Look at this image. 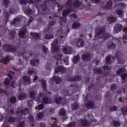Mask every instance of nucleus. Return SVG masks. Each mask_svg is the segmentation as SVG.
<instances>
[{"mask_svg":"<svg viewBox=\"0 0 127 127\" xmlns=\"http://www.w3.org/2000/svg\"><path fill=\"white\" fill-rule=\"evenodd\" d=\"M96 37L103 39V40L111 37V34L106 33V27L101 26L95 29Z\"/></svg>","mask_w":127,"mask_h":127,"instance_id":"1","label":"nucleus"},{"mask_svg":"<svg viewBox=\"0 0 127 127\" xmlns=\"http://www.w3.org/2000/svg\"><path fill=\"white\" fill-rule=\"evenodd\" d=\"M72 0H67L66 2V4L68 5L69 7H71V8H73V7L77 8L82 5V2L79 1V0H75L73 3H72Z\"/></svg>","mask_w":127,"mask_h":127,"instance_id":"2","label":"nucleus"},{"mask_svg":"<svg viewBox=\"0 0 127 127\" xmlns=\"http://www.w3.org/2000/svg\"><path fill=\"white\" fill-rule=\"evenodd\" d=\"M29 113V111H28V109L26 108H24L22 110L19 111V110H17L16 111L13 110V109L10 110V114L11 115H18L19 114H21L22 116H26L27 114Z\"/></svg>","mask_w":127,"mask_h":127,"instance_id":"3","label":"nucleus"},{"mask_svg":"<svg viewBox=\"0 0 127 127\" xmlns=\"http://www.w3.org/2000/svg\"><path fill=\"white\" fill-rule=\"evenodd\" d=\"M115 57L117 59V61L119 64H124L125 60L123 59V54L121 51H117L115 54Z\"/></svg>","mask_w":127,"mask_h":127,"instance_id":"4","label":"nucleus"},{"mask_svg":"<svg viewBox=\"0 0 127 127\" xmlns=\"http://www.w3.org/2000/svg\"><path fill=\"white\" fill-rule=\"evenodd\" d=\"M126 72V68L125 67L119 69L117 71V75H121V77L123 81L126 80V78L127 77V73H123Z\"/></svg>","mask_w":127,"mask_h":127,"instance_id":"5","label":"nucleus"},{"mask_svg":"<svg viewBox=\"0 0 127 127\" xmlns=\"http://www.w3.org/2000/svg\"><path fill=\"white\" fill-rule=\"evenodd\" d=\"M67 99L64 98H62L61 97H59V98H55V102L58 105H62L64 106L66 104V102Z\"/></svg>","mask_w":127,"mask_h":127,"instance_id":"6","label":"nucleus"},{"mask_svg":"<svg viewBox=\"0 0 127 127\" xmlns=\"http://www.w3.org/2000/svg\"><path fill=\"white\" fill-rule=\"evenodd\" d=\"M52 51L53 52H59V47H58V40L55 39L52 44Z\"/></svg>","mask_w":127,"mask_h":127,"instance_id":"7","label":"nucleus"},{"mask_svg":"<svg viewBox=\"0 0 127 127\" xmlns=\"http://www.w3.org/2000/svg\"><path fill=\"white\" fill-rule=\"evenodd\" d=\"M3 49L9 52H15L16 51V48L12 47L11 45H4Z\"/></svg>","mask_w":127,"mask_h":127,"instance_id":"8","label":"nucleus"},{"mask_svg":"<svg viewBox=\"0 0 127 127\" xmlns=\"http://www.w3.org/2000/svg\"><path fill=\"white\" fill-rule=\"evenodd\" d=\"M56 24V21L55 20H53L51 21H49V24L48 25V28H46L44 30L45 33H48L50 31V29H53L52 27L53 25H55Z\"/></svg>","mask_w":127,"mask_h":127,"instance_id":"9","label":"nucleus"},{"mask_svg":"<svg viewBox=\"0 0 127 127\" xmlns=\"http://www.w3.org/2000/svg\"><path fill=\"white\" fill-rule=\"evenodd\" d=\"M41 8L42 9V11L40 10L39 8H38L39 13L41 14H47V13L44 12V11H47V5H46V3H44L40 5Z\"/></svg>","mask_w":127,"mask_h":127,"instance_id":"10","label":"nucleus"},{"mask_svg":"<svg viewBox=\"0 0 127 127\" xmlns=\"http://www.w3.org/2000/svg\"><path fill=\"white\" fill-rule=\"evenodd\" d=\"M55 73H61L64 74L66 73V68L63 66L59 65L56 69Z\"/></svg>","mask_w":127,"mask_h":127,"instance_id":"11","label":"nucleus"},{"mask_svg":"<svg viewBox=\"0 0 127 127\" xmlns=\"http://www.w3.org/2000/svg\"><path fill=\"white\" fill-rule=\"evenodd\" d=\"M72 48L68 46H65L63 48V52L64 54H72Z\"/></svg>","mask_w":127,"mask_h":127,"instance_id":"12","label":"nucleus"},{"mask_svg":"<svg viewBox=\"0 0 127 127\" xmlns=\"http://www.w3.org/2000/svg\"><path fill=\"white\" fill-rule=\"evenodd\" d=\"M79 122L82 127H90L91 126V123L86 119H80Z\"/></svg>","mask_w":127,"mask_h":127,"instance_id":"13","label":"nucleus"},{"mask_svg":"<svg viewBox=\"0 0 127 127\" xmlns=\"http://www.w3.org/2000/svg\"><path fill=\"white\" fill-rule=\"evenodd\" d=\"M85 107L86 109H95L96 106H95V103H94L92 101H89L85 104Z\"/></svg>","mask_w":127,"mask_h":127,"instance_id":"14","label":"nucleus"},{"mask_svg":"<svg viewBox=\"0 0 127 127\" xmlns=\"http://www.w3.org/2000/svg\"><path fill=\"white\" fill-rule=\"evenodd\" d=\"M81 58L83 61H90L91 60V55L89 53H85L81 56Z\"/></svg>","mask_w":127,"mask_h":127,"instance_id":"15","label":"nucleus"},{"mask_svg":"<svg viewBox=\"0 0 127 127\" xmlns=\"http://www.w3.org/2000/svg\"><path fill=\"white\" fill-rule=\"evenodd\" d=\"M36 94H37L36 91L33 90L31 91L30 92V98H31V99H33V100H37V101H39L40 98L39 97H36Z\"/></svg>","mask_w":127,"mask_h":127,"instance_id":"16","label":"nucleus"},{"mask_svg":"<svg viewBox=\"0 0 127 127\" xmlns=\"http://www.w3.org/2000/svg\"><path fill=\"white\" fill-rule=\"evenodd\" d=\"M115 33H119L120 31L123 30V26L122 24H116L114 28Z\"/></svg>","mask_w":127,"mask_h":127,"instance_id":"17","label":"nucleus"},{"mask_svg":"<svg viewBox=\"0 0 127 127\" xmlns=\"http://www.w3.org/2000/svg\"><path fill=\"white\" fill-rule=\"evenodd\" d=\"M76 45L77 47H83L85 45V42H84V40L82 38H79L77 40L76 42Z\"/></svg>","mask_w":127,"mask_h":127,"instance_id":"18","label":"nucleus"},{"mask_svg":"<svg viewBox=\"0 0 127 127\" xmlns=\"http://www.w3.org/2000/svg\"><path fill=\"white\" fill-rule=\"evenodd\" d=\"M108 2H107V4L103 6L104 9L108 10L111 9L112 6H113V1L112 0H109Z\"/></svg>","mask_w":127,"mask_h":127,"instance_id":"19","label":"nucleus"},{"mask_svg":"<svg viewBox=\"0 0 127 127\" xmlns=\"http://www.w3.org/2000/svg\"><path fill=\"white\" fill-rule=\"evenodd\" d=\"M82 79V76L81 75H76L74 77H71L67 79L68 81L69 82H74L75 81H80Z\"/></svg>","mask_w":127,"mask_h":127,"instance_id":"20","label":"nucleus"},{"mask_svg":"<svg viewBox=\"0 0 127 127\" xmlns=\"http://www.w3.org/2000/svg\"><path fill=\"white\" fill-rule=\"evenodd\" d=\"M30 64L33 66H38V64H39V59H32L30 61Z\"/></svg>","mask_w":127,"mask_h":127,"instance_id":"21","label":"nucleus"},{"mask_svg":"<svg viewBox=\"0 0 127 127\" xmlns=\"http://www.w3.org/2000/svg\"><path fill=\"white\" fill-rule=\"evenodd\" d=\"M22 79L24 81V83L25 85H28L30 83V77L29 76L25 75L22 77Z\"/></svg>","mask_w":127,"mask_h":127,"instance_id":"22","label":"nucleus"},{"mask_svg":"<svg viewBox=\"0 0 127 127\" xmlns=\"http://www.w3.org/2000/svg\"><path fill=\"white\" fill-rule=\"evenodd\" d=\"M52 80L55 81L56 84H60V83L62 82V78L61 77H59V76H54L52 77Z\"/></svg>","mask_w":127,"mask_h":127,"instance_id":"23","label":"nucleus"},{"mask_svg":"<svg viewBox=\"0 0 127 127\" xmlns=\"http://www.w3.org/2000/svg\"><path fill=\"white\" fill-rule=\"evenodd\" d=\"M12 59V57L7 56L6 57H5L4 59H1L0 60V63H5V64H6L7 61H10Z\"/></svg>","mask_w":127,"mask_h":127,"instance_id":"24","label":"nucleus"},{"mask_svg":"<svg viewBox=\"0 0 127 127\" xmlns=\"http://www.w3.org/2000/svg\"><path fill=\"white\" fill-rule=\"evenodd\" d=\"M19 2L21 4H26V3H34V1L33 0H19Z\"/></svg>","mask_w":127,"mask_h":127,"instance_id":"25","label":"nucleus"},{"mask_svg":"<svg viewBox=\"0 0 127 127\" xmlns=\"http://www.w3.org/2000/svg\"><path fill=\"white\" fill-rule=\"evenodd\" d=\"M19 21H20V18L16 17L14 19L13 21L11 22V24L14 26H16L17 25V22Z\"/></svg>","mask_w":127,"mask_h":127,"instance_id":"26","label":"nucleus"},{"mask_svg":"<svg viewBox=\"0 0 127 127\" xmlns=\"http://www.w3.org/2000/svg\"><path fill=\"white\" fill-rule=\"evenodd\" d=\"M51 99L46 96L44 97V98H43V104H51Z\"/></svg>","mask_w":127,"mask_h":127,"instance_id":"27","label":"nucleus"},{"mask_svg":"<svg viewBox=\"0 0 127 127\" xmlns=\"http://www.w3.org/2000/svg\"><path fill=\"white\" fill-rule=\"evenodd\" d=\"M94 74H103V70L101 67L95 68L93 70Z\"/></svg>","mask_w":127,"mask_h":127,"instance_id":"28","label":"nucleus"},{"mask_svg":"<svg viewBox=\"0 0 127 127\" xmlns=\"http://www.w3.org/2000/svg\"><path fill=\"white\" fill-rule=\"evenodd\" d=\"M26 33V29L25 28H21L20 32H19V36L20 37H22L25 35Z\"/></svg>","mask_w":127,"mask_h":127,"instance_id":"29","label":"nucleus"},{"mask_svg":"<svg viewBox=\"0 0 127 127\" xmlns=\"http://www.w3.org/2000/svg\"><path fill=\"white\" fill-rule=\"evenodd\" d=\"M40 82L42 83V87L44 89V92H46V81L44 80L43 78L40 80Z\"/></svg>","mask_w":127,"mask_h":127,"instance_id":"30","label":"nucleus"},{"mask_svg":"<svg viewBox=\"0 0 127 127\" xmlns=\"http://www.w3.org/2000/svg\"><path fill=\"white\" fill-rule=\"evenodd\" d=\"M71 11H72V10H71V9L67 8L65 10H63L62 14L63 16H67V15H68V14H69V13H70Z\"/></svg>","mask_w":127,"mask_h":127,"instance_id":"31","label":"nucleus"},{"mask_svg":"<svg viewBox=\"0 0 127 127\" xmlns=\"http://www.w3.org/2000/svg\"><path fill=\"white\" fill-rule=\"evenodd\" d=\"M71 109L72 110L75 111L79 109V104L77 102H75L71 104Z\"/></svg>","mask_w":127,"mask_h":127,"instance_id":"32","label":"nucleus"},{"mask_svg":"<svg viewBox=\"0 0 127 127\" xmlns=\"http://www.w3.org/2000/svg\"><path fill=\"white\" fill-rule=\"evenodd\" d=\"M30 35L34 37V39H38L40 37V35L38 33H30Z\"/></svg>","mask_w":127,"mask_h":127,"instance_id":"33","label":"nucleus"},{"mask_svg":"<svg viewBox=\"0 0 127 127\" xmlns=\"http://www.w3.org/2000/svg\"><path fill=\"white\" fill-rule=\"evenodd\" d=\"M25 13L28 15V16H30L31 14H32V13L33 11H32V9L30 8H27L24 11Z\"/></svg>","mask_w":127,"mask_h":127,"instance_id":"34","label":"nucleus"},{"mask_svg":"<svg viewBox=\"0 0 127 127\" xmlns=\"http://www.w3.org/2000/svg\"><path fill=\"white\" fill-rule=\"evenodd\" d=\"M26 98V94L22 93L19 95L18 96V100L21 101L22 100H24Z\"/></svg>","mask_w":127,"mask_h":127,"instance_id":"35","label":"nucleus"},{"mask_svg":"<svg viewBox=\"0 0 127 127\" xmlns=\"http://www.w3.org/2000/svg\"><path fill=\"white\" fill-rule=\"evenodd\" d=\"M112 58V56H108L107 57H106L105 60V63L107 65H109L110 64H111V59Z\"/></svg>","mask_w":127,"mask_h":127,"instance_id":"36","label":"nucleus"},{"mask_svg":"<svg viewBox=\"0 0 127 127\" xmlns=\"http://www.w3.org/2000/svg\"><path fill=\"white\" fill-rule=\"evenodd\" d=\"M3 14L5 18V21L6 22H7V21H8V18L9 17V14L6 10H4Z\"/></svg>","mask_w":127,"mask_h":127,"instance_id":"37","label":"nucleus"},{"mask_svg":"<svg viewBox=\"0 0 127 127\" xmlns=\"http://www.w3.org/2000/svg\"><path fill=\"white\" fill-rule=\"evenodd\" d=\"M15 34H16V32L14 31H12L9 32V35L11 36V37H10V40H13V39H14Z\"/></svg>","mask_w":127,"mask_h":127,"instance_id":"38","label":"nucleus"},{"mask_svg":"<svg viewBox=\"0 0 127 127\" xmlns=\"http://www.w3.org/2000/svg\"><path fill=\"white\" fill-rule=\"evenodd\" d=\"M81 25L79 23L77 22H74L72 25V28L73 29H76L78 28V27H80V26Z\"/></svg>","mask_w":127,"mask_h":127,"instance_id":"39","label":"nucleus"},{"mask_svg":"<svg viewBox=\"0 0 127 127\" xmlns=\"http://www.w3.org/2000/svg\"><path fill=\"white\" fill-rule=\"evenodd\" d=\"M59 115L63 117H66V111L63 109H61L59 112Z\"/></svg>","mask_w":127,"mask_h":127,"instance_id":"40","label":"nucleus"},{"mask_svg":"<svg viewBox=\"0 0 127 127\" xmlns=\"http://www.w3.org/2000/svg\"><path fill=\"white\" fill-rule=\"evenodd\" d=\"M45 39H52L54 38V35L53 34H49L45 36Z\"/></svg>","mask_w":127,"mask_h":127,"instance_id":"41","label":"nucleus"},{"mask_svg":"<svg viewBox=\"0 0 127 127\" xmlns=\"http://www.w3.org/2000/svg\"><path fill=\"white\" fill-rule=\"evenodd\" d=\"M27 73L28 75H32V74H37L36 70L34 68L28 70Z\"/></svg>","mask_w":127,"mask_h":127,"instance_id":"42","label":"nucleus"},{"mask_svg":"<svg viewBox=\"0 0 127 127\" xmlns=\"http://www.w3.org/2000/svg\"><path fill=\"white\" fill-rule=\"evenodd\" d=\"M16 121V118L10 117L8 118V122L9 123H15Z\"/></svg>","mask_w":127,"mask_h":127,"instance_id":"43","label":"nucleus"},{"mask_svg":"<svg viewBox=\"0 0 127 127\" xmlns=\"http://www.w3.org/2000/svg\"><path fill=\"white\" fill-rule=\"evenodd\" d=\"M107 19L109 22H115L117 20V18L116 17H108Z\"/></svg>","mask_w":127,"mask_h":127,"instance_id":"44","label":"nucleus"},{"mask_svg":"<svg viewBox=\"0 0 127 127\" xmlns=\"http://www.w3.org/2000/svg\"><path fill=\"white\" fill-rule=\"evenodd\" d=\"M10 2L9 0H3V4L6 8L8 7V5L9 4Z\"/></svg>","mask_w":127,"mask_h":127,"instance_id":"45","label":"nucleus"},{"mask_svg":"<svg viewBox=\"0 0 127 127\" xmlns=\"http://www.w3.org/2000/svg\"><path fill=\"white\" fill-rule=\"evenodd\" d=\"M117 14L120 17H122L124 15V11L121 9H118L117 10Z\"/></svg>","mask_w":127,"mask_h":127,"instance_id":"46","label":"nucleus"},{"mask_svg":"<svg viewBox=\"0 0 127 127\" xmlns=\"http://www.w3.org/2000/svg\"><path fill=\"white\" fill-rule=\"evenodd\" d=\"M10 101L11 104H15L16 102V97L15 96H11L10 98Z\"/></svg>","mask_w":127,"mask_h":127,"instance_id":"47","label":"nucleus"},{"mask_svg":"<svg viewBox=\"0 0 127 127\" xmlns=\"http://www.w3.org/2000/svg\"><path fill=\"white\" fill-rule=\"evenodd\" d=\"M10 83V81H9V79L8 78H6V79H5L3 82L4 85H5V86H9Z\"/></svg>","mask_w":127,"mask_h":127,"instance_id":"48","label":"nucleus"},{"mask_svg":"<svg viewBox=\"0 0 127 127\" xmlns=\"http://www.w3.org/2000/svg\"><path fill=\"white\" fill-rule=\"evenodd\" d=\"M79 60H80V57H79V55L74 57L73 63H77V62H79Z\"/></svg>","mask_w":127,"mask_h":127,"instance_id":"49","label":"nucleus"},{"mask_svg":"<svg viewBox=\"0 0 127 127\" xmlns=\"http://www.w3.org/2000/svg\"><path fill=\"white\" fill-rule=\"evenodd\" d=\"M37 117L38 120H41V119H42L43 117H44V114H43V113L42 112H41L37 114Z\"/></svg>","mask_w":127,"mask_h":127,"instance_id":"50","label":"nucleus"},{"mask_svg":"<svg viewBox=\"0 0 127 127\" xmlns=\"http://www.w3.org/2000/svg\"><path fill=\"white\" fill-rule=\"evenodd\" d=\"M108 47L109 49H115V48H116V45L112 42L110 45L108 46Z\"/></svg>","mask_w":127,"mask_h":127,"instance_id":"51","label":"nucleus"},{"mask_svg":"<svg viewBox=\"0 0 127 127\" xmlns=\"http://www.w3.org/2000/svg\"><path fill=\"white\" fill-rule=\"evenodd\" d=\"M113 124L114 127H120L121 126V123L118 121H113Z\"/></svg>","mask_w":127,"mask_h":127,"instance_id":"52","label":"nucleus"},{"mask_svg":"<svg viewBox=\"0 0 127 127\" xmlns=\"http://www.w3.org/2000/svg\"><path fill=\"white\" fill-rule=\"evenodd\" d=\"M42 48L44 53H45V54H47V52H48V48L45 46H43Z\"/></svg>","mask_w":127,"mask_h":127,"instance_id":"53","label":"nucleus"},{"mask_svg":"<svg viewBox=\"0 0 127 127\" xmlns=\"http://www.w3.org/2000/svg\"><path fill=\"white\" fill-rule=\"evenodd\" d=\"M118 85L116 84H112L111 86V91H115L116 89H117Z\"/></svg>","mask_w":127,"mask_h":127,"instance_id":"54","label":"nucleus"},{"mask_svg":"<svg viewBox=\"0 0 127 127\" xmlns=\"http://www.w3.org/2000/svg\"><path fill=\"white\" fill-rule=\"evenodd\" d=\"M76 127V122H72L67 125L66 127Z\"/></svg>","mask_w":127,"mask_h":127,"instance_id":"55","label":"nucleus"},{"mask_svg":"<svg viewBox=\"0 0 127 127\" xmlns=\"http://www.w3.org/2000/svg\"><path fill=\"white\" fill-rule=\"evenodd\" d=\"M60 19L61 21H62L63 22H66L67 21V17L63 16L60 18Z\"/></svg>","mask_w":127,"mask_h":127,"instance_id":"56","label":"nucleus"},{"mask_svg":"<svg viewBox=\"0 0 127 127\" xmlns=\"http://www.w3.org/2000/svg\"><path fill=\"white\" fill-rule=\"evenodd\" d=\"M62 56L60 54H58L56 56L54 57V59H55L57 61H58L60 58H61Z\"/></svg>","mask_w":127,"mask_h":127,"instance_id":"57","label":"nucleus"},{"mask_svg":"<svg viewBox=\"0 0 127 127\" xmlns=\"http://www.w3.org/2000/svg\"><path fill=\"white\" fill-rule=\"evenodd\" d=\"M17 127H25V123L24 122H21L18 125Z\"/></svg>","mask_w":127,"mask_h":127,"instance_id":"58","label":"nucleus"},{"mask_svg":"<svg viewBox=\"0 0 127 127\" xmlns=\"http://www.w3.org/2000/svg\"><path fill=\"white\" fill-rule=\"evenodd\" d=\"M28 120L30 121V123H33L34 122V117L32 116H30L28 117Z\"/></svg>","mask_w":127,"mask_h":127,"instance_id":"59","label":"nucleus"},{"mask_svg":"<svg viewBox=\"0 0 127 127\" xmlns=\"http://www.w3.org/2000/svg\"><path fill=\"white\" fill-rule=\"evenodd\" d=\"M118 107L116 106H114L110 108V112H113L114 111H117Z\"/></svg>","mask_w":127,"mask_h":127,"instance_id":"60","label":"nucleus"},{"mask_svg":"<svg viewBox=\"0 0 127 127\" xmlns=\"http://www.w3.org/2000/svg\"><path fill=\"white\" fill-rule=\"evenodd\" d=\"M2 93H4V94H5V95H6V96H8V94L7 93L6 91H5L4 89L0 88V94H2Z\"/></svg>","mask_w":127,"mask_h":127,"instance_id":"61","label":"nucleus"},{"mask_svg":"<svg viewBox=\"0 0 127 127\" xmlns=\"http://www.w3.org/2000/svg\"><path fill=\"white\" fill-rule=\"evenodd\" d=\"M63 93L64 96H69V91L67 90V89L64 90Z\"/></svg>","mask_w":127,"mask_h":127,"instance_id":"62","label":"nucleus"},{"mask_svg":"<svg viewBox=\"0 0 127 127\" xmlns=\"http://www.w3.org/2000/svg\"><path fill=\"white\" fill-rule=\"evenodd\" d=\"M43 108H44V104L42 103L41 105H39L38 110L40 111V110H43Z\"/></svg>","mask_w":127,"mask_h":127,"instance_id":"63","label":"nucleus"},{"mask_svg":"<svg viewBox=\"0 0 127 127\" xmlns=\"http://www.w3.org/2000/svg\"><path fill=\"white\" fill-rule=\"evenodd\" d=\"M9 12L10 13H15V10L13 8H10Z\"/></svg>","mask_w":127,"mask_h":127,"instance_id":"64","label":"nucleus"}]
</instances>
